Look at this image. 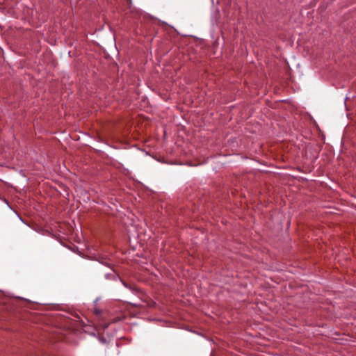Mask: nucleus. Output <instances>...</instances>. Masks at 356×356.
<instances>
[{"mask_svg":"<svg viewBox=\"0 0 356 356\" xmlns=\"http://www.w3.org/2000/svg\"><path fill=\"white\" fill-rule=\"evenodd\" d=\"M102 264H105L106 266H109V263L108 261L102 262Z\"/></svg>","mask_w":356,"mask_h":356,"instance_id":"2","label":"nucleus"},{"mask_svg":"<svg viewBox=\"0 0 356 356\" xmlns=\"http://www.w3.org/2000/svg\"><path fill=\"white\" fill-rule=\"evenodd\" d=\"M106 277L107 279H108V278H109V275H108V274H106Z\"/></svg>","mask_w":356,"mask_h":356,"instance_id":"3","label":"nucleus"},{"mask_svg":"<svg viewBox=\"0 0 356 356\" xmlns=\"http://www.w3.org/2000/svg\"><path fill=\"white\" fill-rule=\"evenodd\" d=\"M121 282H122V284H123L126 288H128V285H127V283H125V282H123V281H121Z\"/></svg>","mask_w":356,"mask_h":356,"instance_id":"1","label":"nucleus"}]
</instances>
